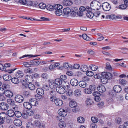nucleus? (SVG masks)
Masks as SVG:
<instances>
[{
  "instance_id": "f257e3e1",
  "label": "nucleus",
  "mask_w": 128,
  "mask_h": 128,
  "mask_svg": "<svg viewBox=\"0 0 128 128\" xmlns=\"http://www.w3.org/2000/svg\"><path fill=\"white\" fill-rule=\"evenodd\" d=\"M57 8H56L55 12L56 15L60 16L61 15L62 13V5L60 4H57L56 5Z\"/></svg>"
},
{
  "instance_id": "f03ea898",
  "label": "nucleus",
  "mask_w": 128,
  "mask_h": 128,
  "mask_svg": "<svg viewBox=\"0 0 128 128\" xmlns=\"http://www.w3.org/2000/svg\"><path fill=\"white\" fill-rule=\"evenodd\" d=\"M14 99L17 102L20 103L23 102L24 98L22 95L20 94H17L15 96Z\"/></svg>"
},
{
  "instance_id": "7ed1b4c3",
  "label": "nucleus",
  "mask_w": 128,
  "mask_h": 128,
  "mask_svg": "<svg viewBox=\"0 0 128 128\" xmlns=\"http://www.w3.org/2000/svg\"><path fill=\"white\" fill-rule=\"evenodd\" d=\"M103 77L106 79L111 80L114 78L112 74L109 72H102Z\"/></svg>"
},
{
  "instance_id": "20e7f679",
  "label": "nucleus",
  "mask_w": 128,
  "mask_h": 128,
  "mask_svg": "<svg viewBox=\"0 0 128 128\" xmlns=\"http://www.w3.org/2000/svg\"><path fill=\"white\" fill-rule=\"evenodd\" d=\"M94 78H100L101 82L103 84H104L106 82L104 80V79L103 77V74H102H102H95L94 76Z\"/></svg>"
},
{
  "instance_id": "39448f33",
  "label": "nucleus",
  "mask_w": 128,
  "mask_h": 128,
  "mask_svg": "<svg viewBox=\"0 0 128 128\" xmlns=\"http://www.w3.org/2000/svg\"><path fill=\"white\" fill-rule=\"evenodd\" d=\"M9 108L8 105L5 102H2L0 103V109L3 110H6Z\"/></svg>"
},
{
  "instance_id": "423d86ee",
  "label": "nucleus",
  "mask_w": 128,
  "mask_h": 128,
  "mask_svg": "<svg viewBox=\"0 0 128 128\" xmlns=\"http://www.w3.org/2000/svg\"><path fill=\"white\" fill-rule=\"evenodd\" d=\"M92 94L94 96V99L96 101L99 102L100 100L99 97L100 95V93L98 92H93Z\"/></svg>"
},
{
  "instance_id": "0eeeda50",
  "label": "nucleus",
  "mask_w": 128,
  "mask_h": 128,
  "mask_svg": "<svg viewBox=\"0 0 128 128\" xmlns=\"http://www.w3.org/2000/svg\"><path fill=\"white\" fill-rule=\"evenodd\" d=\"M102 7L104 10L106 11L109 10L111 8L110 4L107 2L103 3Z\"/></svg>"
},
{
  "instance_id": "6e6552de",
  "label": "nucleus",
  "mask_w": 128,
  "mask_h": 128,
  "mask_svg": "<svg viewBox=\"0 0 128 128\" xmlns=\"http://www.w3.org/2000/svg\"><path fill=\"white\" fill-rule=\"evenodd\" d=\"M56 90L57 92L60 94H63L65 92L64 88L60 86H58L56 88Z\"/></svg>"
},
{
  "instance_id": "1a4fd4ad",
  "label": "nucleus",
  "mask_w": 128,
  "mask_h": 128,
  "mask_svg": "<svg viewBox=\"0 0 128 128\" xmlns=\"http://www.w3.org/2000/svg\"><path fill=\"white\" fill-rule=\"evenodd\" d=\"M29 101L32 106H36L38 104V102L37 101V100L34 98L30 99Z\"/></svg>"
},
{
  "instance_id": "9d476101",
  "label": "nucleus",
  "mask_w": 128,
  "mask_h": 128,
  "mask_svg": "<svg viewBox=\"0 0 128 128\" xmlns=\"http://www.w3.org/2000/svg\"><path fill=\"white\" fill-rule=\"evenodd\" d=\"M0 70L3 71H5L6 72H8V73L11 74L12 73L13 71H14L15 69H13L10 70H6L3 65L2 64L0 63Z\"/></svg>"
},
{
  "instance_id": "9b49d317",
  "label": "nucleus",
  "mask_w": 128,
  "mask_h": 128,
  "mask_svg": "<svg viewBox=\"0 0 128 128\" xmlns=\"http://www.w3.org/2000/svg\"><path fill=\"white\" fill-rule=\"evenodd\" d=\"M58 113L60 116H66L67 114L66 111L62 109H60L58 111Z\"/></svg>"
},
{
  "instance_id": "f8f14e48",
  "label": "nucleus",
  "mask_w": 128,
  "mask_h": 128,
  "mask_svg": "<svg viewBox=\"0 0 128 128\" xmlns=\"http://www.w3.org/2000/svg\"><path fill=\"white\" fill-rule=\"evenodd\" d=\"M56 5L57 4L54 5L53 6L48 5L46 6V7L47 10L50 11H52L56 10V8H57Z\"/></svg>"
},
{
  "instance_id": "ddd939ff",
  "label": "nucleus",
  "mask_w": 128,
  "mask_h": 128,
  "mask_svg": "<svg viewBox=\"0 0 128 128\" xmlns=\"http://www.w3.org/2000/svg\"><path fill=\"white\" fill-rule=\"evenodd\" d=\"M113 90L116 93L120 92L122 90L121 86L118 85H115L113 87Z\"/></svg>"
},
{
  "instance_id": "4468645a",
  "label": "nucleus",
  "mask_w": 128,
  "mask_h": 128,
  "mask_svg": "<svg viewBox=\"0 0 128 128\" xmlns=\"http://www.w3.org/2000/svg\"><path fill=\"white\" fill-rule=\"evenodd\" d=\"M4 94L6 96L11 98L13 96V93L11 91L7 90L4 91Z\"/></svg>"
},
{
  "instance_id": "2eb2a0df",
  "label": "nucleus",
  "mask_w": 128,
  "mask_h": 128,
  "mask_svg": "<svg viewBox=\"0 0 128 128\" xmlns=\"http://www.w3.org/2000/svg\"><path fill=\"white\" fill-rule=\"evenodd\" d=\"M25 79L28 82H31L33 81V77L30 75H27L25 76Z\"/></svg>"
},
{
  "instance_id": "dca6fc26",
  "label": "nucleus",
  "mask_w": 128,
  "mask_h": 128,
  "mask_svg": "<svg viewBox=\"0 0 128 128\" xmlns=\"http://www.w3.org/2000/svg\"><path fill=\"white\" fill-rule=\"evenodd\" d=\"M34 125L35 126L38 127L39 128H44V126L42 125L40 122L38 120H36L34 122Z\"/></svg>"
},
{
  "instance_id": "f3484780",
  "label": "nucleus",
  "mask_w": 128,
  "mask_h": 128,
  "mask_svg": "<svg viewBox=\"0 0 128 128\" xmlns=\"http://www.w3.org/2000/svg\"><path fill=\"white\" fill-rule=\"evenodd\" d=\"M70 83L72 86H76L78 84V80L76 78L72 79L70 81Z\"/></svg>"
},
{
  "instance_id": "a211bd4d",
  "label": "nucleus",
  "mask_w": 128,
  "mask_h": 128,
  "mask_svg": "<svg viewBox=\"0 0 128 128\" xmlns=\"http://www.w3.org/2000/svg\"><path fill=\"white\" fill-rule=\"evenodd\" d=\"M97 88L98 91L101 92H104L106 91L105 87L102 84H101L98 86Z\"/></svg>"
},
{
  "instance_id": "6ab92c4d",
  "label": "nucleus",
  "mask_w": 128,
  "mask_h": 128,
  "mask_svg": "<svg viewBox=\"0 0 128 128\" xmlns=\"http://www.w3.org/2000/svg\"><path fill=\"white\" fill-rule=\"evenodd\" d=\"M54 103L55 104L59 106H61L63 104L62 101L59 98H56L54 100Z\"/></svg>"
},
{
  "instance_id": "aec40b11",
  "label": "nucleus",
  "mask_w": 128,
  "mask_h": 128,
  "mask_svg": "<svg viewBox=\"0 0 128 128\" xmlns=\"http://www.w3.org/2000/svg\"><path fill=\"white\" fill-rule=\"evenodd\" d=\"M63 3L64 5L70 6L72 4V0H64L63 1Z\"/></svg>"
},
{
  "instance_id": "412c9836",
  "label": "nucleus",
  "mask_w": 128,
  "mask_h": 128,
  "mask_svg": "<svg viewBox=\"0 0 128 128\" xmlns=\"http://www.w3.org/2000/svg\"><path fill=\"white\" fill-rule=\"evenodd\" d=\"M24 107L26 108L30 109L31 108L32 106L30 102H25L24 103Z\"/></svg>"
},
{
  "instance_id": "4be33fe9",
  "label": "nucleus",
  "mask_w": 128,
  "mask_h": 128,
  "mask_svg": "<svg viewBox=\"0 0 128 128\" xmlns=\"http://www.w3.org/2000/svg\"><path fill=\"white\" fill-rule=\"evenodd\" d=\"M54 82L56 84L59 86L61 85L63 82L64 83L65 81H62L60 78H57L55 80Z\"/></svg>"
},
{
  "instance_id": "5701e85b",
  "label": "nucleus",
  "mask_w": 128,
  "mask_h": 128,
  "mask_svg": "<svg viewBox=\"0 0 128 128\" xmlns=\"http://www.w3.org/2000/svg\"><path fill=\"white\" fill-rule=\"evenodd\" d=\"M14 112L13 110H10L7 112V114L10 117H12L14 115Z\"/></svg>"
},
{
  "instance_id": "b1692460",
  "label": "nucleus",
  "mask_w": 128,
  "mask_h": 128,
  "mask_svg": "<svg viewBox=\"0 0 128 128\" xmlns=\"http://www.w3.org/2000/svg\"><path fill=\"white\" fill-rule=\"evenodd\" d=\"M14 124L17 126H20L22 124V122L21 120L19 119L15 120H14Z\"/></svg>"
},
{
  "instance_id": "393cba45",
  "label": "nucleus",
  "mask_w": 128,
  "mask_h": 128,
  "mask_svg": "<svg viewBox=\"0 0 128 128\" xmlns=\"http://www.w3.org/2000/svg\"><path fill=\"white\" fill-rule=\"evenodd\" d=\"M56 94L54 90H51L48 92V97L52 96H56Z\"/></svg>"
},
{
  "instance_id": "a878e982",
  "label": "nucleus",
  "mask_w": 128,
  "mask_h": 128,
  "mask_svg": "<svg viewBox=\"0 0 128 128\" xmlns=\"http://www.w3.org/2000/svg\"><path fill=\"white\" fill-rule=\"evenodd\" d=\"M7 102L8 104L12 106H16L15 102L12 99L10 98L8 99Z\"/></svg>"
},
{
  "instance_id": "bb28decb",
  "label": "nucleus",
  "mask_w": 128,
  "mask_h": 128,
  "mask_svg": "<svg viewBox=\"0 0 128 128\" xmlns=\"http://www.w3.org/2000/svg\"><path fill=\"white\" fill-rule=\"evenodd\" d=\"M36 91L38 94L40 96H42L44 94V90L40 88H37Z\"/></svg>"
},
{
  "instance_id": "cd10ccee",
  "label": "nucleus",
  "mask_w": 128,
  "mask_h": 128,
  "mask_svg": "<svg viewBox=\"0 0 128 128\" xmlns=\"http://www.w3.org/2000/svg\"><path fill=\"white\" fill-rule=\"evenodd\" d=\"M87 10L86 13V16L90 18H93L94 16V13L91 11Z\"/></svg>"
},
{
  "instance_id": "c85d7f7f",
  "label": "nucleus",
  "mask_w": 128,
  "mask_h": 128,
  "mask_svg": "<svg viewBox=\"0 0 128 128\" xmlns=\"http://www.w3.org/2000/svg\"><path fill=\"white\" fill-rule=\"evenodd\" d=\"M69 106L72 108L76 107L77 106V103L74 100H71L69 104Z\"/></svg>"
},
{
  "instance_id": "c756f323",
  "label": "nucleus",
  "mask_w": 128,
  "mask_h": 128,
  "mask_svg": "<svg viewBox=\"0 0 128 128\" xmlns=\"http://www.w3.org/2000/svg\"><path fill=\"white\" fill-rule=\"evenodd\" d=\"M78 84L80 87L84 88L86 86L87 84L85 81H80L78 82Z\"/></svg>"
},
{
  "instance_id": "7c9ffc66",
  "label": "nucleus",
  "mask_w": 128,
  "mask_h": 128,
  "mask_svg": "<svg viewBox=\"0 0 128 128\" xmlns=\"http://www.w3.org/2000/svg\"><path fill=\"white\" fill-rule=\"evenodd\" d=\"M15 75L18 78H21L23 76L24 74L22 72L18 70L17 72H16Z\"/></svg>"
},
{
  "instance_id": "2f4dec72",
  "label": "nucleus",
  "mask_w": 128,
  "mask_h": 128,
  "mask_svg": "<svg viewBox=\"0 0 128 128\" xmlns=\"http://www.w3.org/2000/svg\"><path fill=\"white\" fill-rule=\"evenodd\" d=\"M100 4L98 2L97 4H96L94 8H90V10H91L92 9L94 10H98L100 8Z\"/></svg>"
},
{
  "instance_id": "473e14b6",
  "label": "nucleus",
  "mask_w": 128,
  "mask_h": 128,
  "mask_svg": "<svg viewBox=\"0 0 128 128\" xmlns=\"http://www.w3.org/2000/svg\"><path fill=\"white\" fill-rule=\"evenodd\" d=\"M86 103L87 105H90L93 103V101L92 99L89 98H88L86 100Z\"/></svg>"
},
{
  "instance_id": "72a5a7b5",
  "label": "nucleus",
  "mask_w": 128,
  "mask_h": 128,
  "mask_svg": "<svg viewBox=\"0 0 128 128\" xmlns=\"http://www.w3.org/2000/svg\"><path fill=\"white\" fill-rule=\"evenodd\" d=\"M2 77L5 80L9 81L10 80L11 78V76L8 74H5L3 75Z\"/></svg>"
},
{
  "instance_id": "f704fd0d",
  "label": "nucleus",
  "mask_w": 128,
  "mask_h": 128,
  "mask_svg": "<svg viewBox=\"0 0 128 128\" xmlns=\"http://www.w3.org/2000/svg\"><path fill=\"white\" fill-rule=\"evenodd\" d=\"M59 126L60 128H64L66 126V124L64 121H60L58 123Z\"/></svg>"
},
{
  "instance_id": "c9c22d12",
  "label": "nucleus",
  "mask_w": 128,
  "mask_h": 128,
  "mask_svg": "<svg viewBox=\"0 0 128 128\" xmlns=\"http://www.w3.org/2000/svg\"><path fill=\"white\" fill-rule=\"evenodd\" d=\"M90 9L91 8L89 7H87L86 8H85L84 6H81L79 8L80 10L83 12L85 11L86 12L87 10H90Z\"/></svg>"
},
{
  "instance_id": "e433bc0d",
  "label": "nucleus",
  "mask_w": 128,
  "mask_h": 128,
  "mask_svg": "<svg viewBox=\"0 0 128 128\" xmlns=\"http://www.w3.org/2000/svg\"><path fill=\"white\" fill-rule=\"evenodd\" d=\"M8 116L4 112L0 113V118L3 119L5 120L7 118Z\"/></svg>"
},
{
  "instance_id": "4c0bfd02",
  "label": "nucleus",
  "mask_w": 128,
  "mask_h": 128,
  "mask_svg": "<svg viewBox=\"0 0 128 128\" xmlns=\"http://www.w3.org/2000/svg\"><path fill=\"white\" fill-rule=\"evenodd\" d=\"M81 91L80 89L76 90L74 91V94L76 96H80L81 95Z\"/></svg>"
},
{
  "instance_id": "58836bf2",
  "label": "nucleus",
  "mask_w": 128,
  "mask_h": 128,
  "mask_svg": "<svg viewBox=\"0 0 128 128\" xmlns=\"http://www.w3.org/2000/svg\"><path fill=\"white\" fill-rule=\"evenodd\" d=\"M88 67L85 65H83L81 66L80 67L81 70L83 72H86L88 71L87 70L88 68Z\"/></svg>"
},
{
  "instance_id": "ea45409f",
  "label": "nucleus",
  "mask_w": 128,
  "mask_h": 128,
  "mask_svg": "<svg viewBox=\"0 0 128 128\" xmlns=\"http://www.w3.org/2000/svg\"><path fill=\"white\" fill-rule=\"evenodd\" d=\"M63 12L64 14H68L71 12V10L69 8H66L63 9Z\"/></svg>"
},
{
  "instance_id": "a19ab883",
  "label": "nucleus",
  "mask_w": 128,
  "mask_h": 128,
  "mask_svg": "<svg viewBox=\"0 0 128 128\" xmlns=\"http://www.w3.org/2000/svg\"><path fill=\"white\" fill-rule=\"evenodd\" d=\"M11 81L13 83L16 84H18L20 82L18 78L15 77L12 78Z\"/></svg>"
},
{
  "instance_id": "79ce46f5",
  "label": "nucleus",
  "mask_w": 128,
  "mask_h": 128,
  "mask_svg": "<svg viewBox=\"0 0 128 128\" xmlns=\"http://www.w3.org/2000/svg\"><path fill=\"white\" fill-rule=\"evenodd\" d=\"M77 121L78 122L80 123H84L85 120L84 118L81 116H80L78 118H77Z\"/></svg>"
},
{
  "instance_id": "37998d69",
  "label": "nucleus",
  "mask_w": 128,
  "mask_h": 128,
  "mask_svg": "<svg viewBox=\"0 0 128 128\" xmlns=\"http://www.w3.org/2000/svg\"><path fill=\"white\" fill-rule=\"evenodd\" d=\"M83 38L86 40H92V38L88 36L86 34H84L82 35Z\"/></svg>"
},
{
  "instance_id": "c03bdc74",
  "label": "nucleus",
  "mask_w": 128,
  "mask_h": 128,
  "mask_svg": "<svg viewBox=\"0 0 128 128\" xmlns=\"http://www.w3.org/2000/svg\"><path fill=\"white\" fill-rule=\"evenodd\" d=\"M38 55H32L31 54L30 55H25L24 56H23L22 57H20V59L23 58H24L26 57H28V58H32L33 57H36L38 56Z\"/></svg>"
},
{
  "instance_id": "a18cd8bd",
  "label": "nucleus",
  "mask_w": 128,
  "mask_h": 128,
  "mask_svg": "<svg viewBox=\"0 0 128 128\" xmlns=\"http://www.w3.org/2000/svg\"><path fill=\"white\" fill-rule=\"evenodd\" d=\"M28 87L31 90H34L35 88V86L34 84L30 83L28 84Z\"/></svg>"
},
{
  "instance_id": "49530a36",
  "label": "nucleus",
  "mask_w": 128,
  "mask_h": 128,
  "mask_svg": "<svg viewBox=\"0 0 128 128\" xmlns=\"http://www.w3.org/2000/svg\"><path fill=\"white\" fill-rule=\"evenodd\" d=\"M90 68L92 70L96 71L98 69V67L95 65L91 64L90 66Z\"/></svg>"
},
{
  "instance_id": "de8ad7c7",
  "label": "nucleus",
  "mask_w": 128,
  "mask_h": 128,
  "mask_svg": "<svg viewBox=\"0 0 128 128\" xmlns=\"http://www.w3.org/2000/svg\"><path fill=\"white\" fill-rule=\"evenodd\" d=\"M14 113L15 114L14 115L18 118L22 116V114L20 112L18 111H15Z\"/></svg>"
},
{
  "instance_id": "09e8293b",
  "label": "nucleus",
  "mask_w": 128,
  "mask_h": 128,
  "mask_svg": "<svg viewBox=\"0 0 128 128\" xmlns=\"http://www.w3.org/2000/svg\"><path fill=\"white\" fill-rule=\"evenodd\" d=\"M98 1L96 0L92 1L90 3V8H94V7L96 4L98 3Z\"/></svg>"
},
{
  "instance_id": "8fccbe9b",
  "label": "nucleus",
  "mask_w": 128,
  "mask_h": 128,
  "mask_svg": "<svg viewBox=\"0 0 128 128\" xmlns=\"http://www.w3.org/2000/svg\"><path fill=\"white\" fill-rule=\"evenodd\" d=\"M128 128V122H124L123 126L120 125L119 127L120 128Z\"/></svg>"
},
{
  "instance_id": "3c124183",
  "label": "nucleus",
  "mask_w": 128,
  "mask_h": 128,
  "mask_svg": "<svg viewBox=\"0 0 128 128\" xmlns=\"http://www.w3.org/2000/svg\"><path fill=\"white\" fill-rule=\"evenodd\" d=\"M39 7L42 9H44L46 7V5L43 3H41L38 5Z\"/></svg>"
},
{
  "instance_id": "603ef678",
  "label": "nucleus",
  "mask_w": 128,
  "mask_h": 128,
  "mask_svg": "<svg viewBox=\"0 0 128 128\" xmlns=\"http://www.w3.org/2000/svg\"><path fill=\"white\" fill-rule=\"evenodd\" d=\"M106 69H108L112 71V68L111 67L110 63L108 62L106 63Z\"/></svg>"
},
{
  "instance_id": "864d4df0",
  "label": "nucleus",
  "mask_w": 128,
  "mask_h": 128,
  "mask_svg": "<svg viewBox=\"0 0 128 128\" xmlns=\"http://www.w3.org/2000/svg\"><path fill=\"white\" fill-rule=\"evenodd\" d=\"M119 81L120 83L123 86H124L126 84V81L124 80L120 79Z\"/></svg>"
},
{
  "instance_id": "5fc2aeb1",
  "label": "nucleus",
  "mask_w": 128,
  "mask_h": 128,
  "mask_svg": "<svg viewBox=\"0 0 128 128\" xmlns=\"http://www.w3.org/2000/svg\"><path fill=\"white\" fill-rule=\"evenodd\" d=\"M63 85H62L63 86H64V88H69V83L67 82H66L65 81V82L64 83L63 82Z\"/></svg>"
},
{
  "instance_id": "6e6d98bb",
  "label": "nucleus",
  "mask_w": 128,
  "mask_h": 128,
  "mask_svg": "<svg viewBox=\"0 0 128 128\" xmlns=\"http://www.w3.org/2000/svg\"><path fill=\"white\" fill-rule=\"evenodd\" d=\"M55 84L54 82H50L49 83V85L50 88L52 89L54 88L55 87Z\"/></svg>"
},
{
  "instance_id": "4d7b16f0",
  "label": "nucleus",
  "mask_w": 128,
  "mask_h": 128,
  "mask_svg": "<svg viewBox=\"0 0 128 128\" xmlns=\"http://www.w3.org/2000/svg\"><path fill=\"white\" fill-rule=\"evenodd\" d=\"M26 113H28V116H32L33 115L34 113L33 111L31 110H28L26 112Z\"/></svg>"
},
{
  "instance_id": "13d9d810",
  "label": "nucleus",
  "mask_w": 128,
  "mask_h": 128,
  "mask_svg": "<svg viewBox=\"0 0 128 128\" xmlns=\"http://www.w3.org/2000/svg\"><path fill=\"white\" fill-rule=\"evenodd\" d=\"M2 88H3V90H4V89H8L10 88V86L8 84H3L2 86Z\"/></svg>"
},
{
  "instance_id": "bf43d9fd",
  "label": "nucleus",
  "mask_w": 128,
  "mask_h": 128,
  "mask_svg": "<svg viewBox=\"0 0 128 128\" xmlns=\"http://www.w3.org/2000/svg\"><path fill=\"white\" fill-rule=\"evenodd\" d=\"M73 108H74L72 109V111L76 113L79 111L80 109L78 106H77L76 107Z\"/></svg>"
},
{
  "instance_id": "052dcab7",
  "label": "nucleus",
  "mask_w": 128,
  "mask_h": 128,
  "mask_svg": "<svg viewBox=\"0 0 128 128\" xmlns=\"http://www.w3.org/2000/svg\"><path fill=\"white\" fill-rule=\"evenodd\" d=\"M91 120L94 123H96L98 121V119L96 117H92L91 118Z\"/></svg>"
},
{
  "instance_id": "680f3d73",
  "label": "nucleus",
  "mask_w": 128,
  "mask_h": 128,
  "mask_svg": "<svg viewBox=\"0 0 128 128\" xmlns=\"http://www.w3.org/2000/svg\"><path fill=\"white\" fill-rule=\"evenodd\" d=\"M6 119V122L8 124H11L12 122V120L10 117L7 118Z\"/></svg>"
},
{
  "instance_id": "e2e57ef3",
  "label": "nucleus",
  "mask_w": 128,
  "mask_h": 128,
  "mask_svg": "<svg viewBox=\"0 0 128 128\" xmlns=\"http://www.w3.org/2000/svg\"><path fill=\"white\" fill-rule=\"evenodd\" d=\"M86 74L87 76H92L94 75V73L91 71H87Z\"/></svg>"
},
{
  "instance_id": "0e129e2a",
  "label": "nucleus",
  "mask_w": 128,
  "mask_h": 128,
  "mask_svg": "<svg viewBox=\"0 0 128 128\" xmlns=\"http://www.w3.org/2000/svg\"><path fill=\"white\" fill-rule=\"evenodd\" d=\"M116 92L114 90H111L109 92V95L112 97L114 96H116Z\"/></svg>"
},
{
  "instance_id": "69168bd1",
  "label": "nucleus",
  "mask_w": 128,
  "mask_h": 128,
  "mask_svg": "<svg viewBox=\"0 0 128 128\" xmlns=\"http://www.w3.org/2000/svg\"><path fill=\"white\" fill-rule=\"evenodd\" d=\"M5 99V98L4 96V92H3L0 94V101L4 100Z\"/></svg>"
},
{
  "instance_id": "338daca9",
  "label": "nucleus",
  "mask_w": 128,
  "mask_h": 128,
  "mask_svg": "<svg viewBox=\"0 0 128 128\" xmlns=\"http://www.w3.org/2000/svg\"><path fill=\"white\" fill-rule=\"evenodd\" d=\"M26 0H19L18 2L20 4L25 5L26 3Z\"/></svg>"
},
{
  "instance_id": "774afa93",
  "label": "nucleus",
  "mask_w": 128,
  "mask_h": 128,
  "mask_svg": "<svg viewBox=\"0 0 128 128\" xmlns=\"http://www.w3.org/2000/svg\"><path fill=\"white\" fill-rule=\"evenodd\" d=\"M27 128H33L32 124L30 122H28L26 124Z\"/></svg>"
}]
</instances>
